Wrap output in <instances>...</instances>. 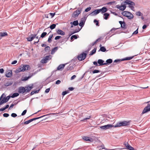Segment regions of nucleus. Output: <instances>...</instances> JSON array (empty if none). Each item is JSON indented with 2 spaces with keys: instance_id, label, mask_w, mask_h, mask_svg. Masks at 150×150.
<instances>
[{
  "instance_id": "obj_1",
  "label": "nucleus",
  "mask_w": 150,
  "mask_h": 150,
  "mask_svg": "<svg viewBox=\"0 0 150 150\" xmlns=\"http://www.w3.org/2000/svg\"><path fill=\"white\" fill-rule=\"evenodd\" d=\"M130 121H123L118 122L115 125L114 127H116L122 126H127L130 125Z\"/></svg>"
},
{
  "instance_id": "obj_2",
  "label": "nucleus",
  "mask_w": 150,
  "mask_h": 150,
  "mask_svg": "<svg viewBox=\"0 0 150 150\" xmlns=\"http://www.w3.org/2000/svg\"><path fill=\"white\" fill-rule=\"evenodd\" d=\"M122 14L123 16L127 17L128 19H131L134 18V16L133 14L129 12L123 11L122 12Z\"/></svg>"
},
{
  "instance_id": "obj_3",
  "label": "nucleus",
  "mask_w": 150,
  "mask_h": 150,
  "mask_svg": "<svg viewBox=\"0 0 150 150\" xmlns=\"http://www.w3.org/2000/svg\"><path fill=\"white\" fill-rule=\"evenodd\" d=\"M82 8H79L78 9L74 11L72 15V17L75 18L78 17L79 15L81 13Z\"/></svg>"
},
{
  "instance_id": "obj_4",
  "label": "nucleus",
  "mask_w": 150,
  "mask_h": 150,
  "mask_svg": "<svg viewBox=\"0 0 150 150\" xmlns=\"http://www.w3.org/2000/svg\"><path fill=\"white\" fill-rule=\"evenodd\" d=\"M87 54L84 52L79 55L77 56L78 60L80 61H81L84 59L86 57Z\"/></svg>"
},
{
  "instance_id": "obj_5",
  "label": "nucleus",
  "mask_w": 150,
  "mask_h": 150,
  "mask_svg": "<svg viewBox=\"0 0 150 150\" xmlns=\"http://www.w3.org/2000/svg\"><path fill=\"white\" fill-rule=\"evenodd\" d=\"M52 56L51 55H47L45 57L41 60V62L42 63H45L47 62L48 61L51 59Z\"/></svg>"
},
{
  "instance_id": "obj_6",
  "label": "nucleus",
  "mask_w": 150,
  "mask_h": 150,
  "mask_svg": "<svg viewBox=\"0 0 150 150\" xmlns=\"http://www.w3.org/2000/svg\"><path fill=\"white\" fill-rule=\"evenodd\" d=\"M150 111V104L148 103L147 106L145 107L143 109L141 115L147 112Z\"/></svg>"
},
{
  "instance_id": "obj_7",
  "label": "nucleus",
  "mask_w": 150,
  "mask_h": 150,
  "mask_svg": "<svg viewBox=\"0 0 150 150\" xmlns=\"http://www.w3.org/2000/svg\"><path fill=\"white\" fill-rule=\"evenodd\" d=\"M113 127L114 126L112 125L108 124L100 127V128L103 130H106Z\"/></svg>"
},
{
  "instance_id": "obj_8",
  "label": "nucleus",
  "mask_w": 150,
  "mask_h": 150,
  "mask_svg": "<svg viewBox=\"0 0 150 150\" xmlns=\"http://www.w3.org/2000/svg\"><path fill=\"white\" fill-rule=\"evenodd\" d=\"M86 17H84L82 18L81 19L80 22L79 23V25L81 27V29L83 27L85 24V22L86 20Z\"/></svg>"
},
{
  "instance_id": "obj_9",
  "label": "nucleus",
  "mask_w": 150,
  "mask_h": 150,
  "mask_svg": "<svg viewBox=\"0 0 150 150\" xmlns=\"http://www.w3.org/2000/svg\"><path fill=\"white\" fill-rule=\"evenodd\" d=\"M4 94V93L3 94L0 98V105H2L4 103H6L7 102V101L6 98V97H3V95Z\"/></svg>"
},
{
  "instance_id": "obj_10",
  "label": "nucleus",
  "mask_w": 150,
  "mask_h": 150,
  "mask_svg": "<svg viewBox=\"0 0 150 150\" xmlns=\"http://www.w3.org/2000/svg\"><path fill=\"white\" fill-rule=\"evenodd\" d=\"M18 92L19 93L21 94H23L25 93H26L25 88L23 86L19 87L18 89Z\"/></svg>"
},
{
  "instance_id": "obj_11",
  "label": "nucleus",
  "mask_w": 150,
  "mask_h": 150,
  "mask_svg": "<svg viewBox=\"0 0 150 150\" xmlns=\"http://www.w3.org/2000/svg\"><path fill=\"white\" fill-rule=\"evenodd\" d=\"M37 35V33L36 34H31L30 37L27 38L26 39L27 41L29 42L31 41L35 38Z\"/></svg>"
},
{
  "instance_id": "obj_12",
  "label": "nucleus",
  "mask_w": 150,
  "mask_h": 150,
  "mask_svg": "<svg viewBox=\"0 0 150 150\" xmlns=\"http://www.w3.org/2000/svg\"><path fill=\"white\" fill-rule=\"evenodd\" d=\"M125 4H128L129 6H134L135 5V3L130 0H126L124 1Z\"/></svg>"
},
{
  "instance_id": "obj_13",
  "label": "nucleus",
  "mask_w": 150,
  "mask_h": 150,
  "mask_svg": "<svg viewBox=\"0 0 150 150\" xmlns=\"http://www.w3.org/2000/svg\"><path fill=\"white\" fill-rule=\"evenodd\" d=\"M100 12V9H98L95 10L92 12L90 15L91 16H95L98 14Z\"/></svg>"
},
{
  "instance_id": "obj_14",
  "label": "nucleus",
  "mask_w": 150,
  "mask_h": 150,
  "mask_svg": "<svg viewBox=\"0 0 150 150\" xmlns=\"http://www.w3.org/2000/svg\"><path fill=\"white\" fill-rule=\"evenodd\" d=\"M12 75V71L11 70H8L6 72L5 76L7 77H10Z\"/></svg>"
},
{
  "instance_id": "obj_15",
  "label": "nucleus",
  "mask_w": 150,
  "mask_h": 150,
  "mask_svg": "<svg viewBox=\"0 0 150 150\" xmlns=\"http://www.w3.org/2000/svg\"><path fill=\"white\" fill-rule=\"evenodd\" d=\"M116 7L120 10L123 11L125 9L126 7L125 5L120 6L118 5L116 6Z\"/></svg>"
},
{
  "instance_id": "obj_16",
  "label": "nucleus",
  "mask_w": 150,
  "mask_h": 150,
  "mask_svg": "<svg viewBox=\"0 0 150 150\" xmlns=\"http://www.w3.org/2000/svg\"><path fill=\"white\" fill-rule=\"evenodd\" d=\"M25 88L26 93H28L33 88V85L32 84L31 86H28Z\"/></svg>"
},
{
  "instance_id": "obj_17",
  "label": "nucleus",
  "mask_w": 150,
  "mask_h": 150,
  "mask_svg": "<svg viewBox=\"0 0 150 150\" xmlns=\"http://www.w3.org/2000/svg\"><path fill=\"white\" fill-rule=\"evenodd\" d=\"M119 23L121 25V28L124 29L126 28V23L125 22L120 21H119Z\"/></svg>"
},
{
  "instance_id": "obj_18",
  "label": "nucleus",
  "mask_w": 150,
  "mask_h": 150,
  "mask_svg": "<svg viewBox=\"0 0 150 150\" xmlns=\"http://www.w3.org/2000/svg\"><path fill=\"white\" fill-rule=\"evenodd\" d=\"M83 139L84 140L90 142H92L93 141V140L92 138L87 137H83Z\"/></svg>"
},
{
  "instance_id": "obj_19",
  "label": "nucleus",
  "mask_w": 150,
  "mask_h": 150,
  "mask_svg": "<svg viewBox=\"0 0 150 150\" xmlns=\"http://www.w3.org/2000/svg\"><path fill=\"white\" fill-rule=\"evenodd\" d=\"M104 61L101 59H98L97 62L99 64V66H102L103 65H105V63H104Z\"/></svg>"
},
{
  "instance_id": "obj_20",
  "label": "nucleus",
  "mask_w": 150,
  "mask_h": 150,
  "mask_svg": "<svg viewBox=\"0 0 150 150\" xmlns=\"http://www.w3.org/2000/svg\"><path fill=\"white\" fill-rule=\"evenodd\" d=\"M57 34L62 35H64L65 34L64 32L60 29L57 30Z\"/></svg>"
},
{
  "instance_id": "obj_21",
  "label": "nucleus",
  "mask_w": 150,
  "mask_h": 150,
  "mask_svg": "<svg viewBox=\"0 0 150 150\" xmlns=\"http://www.w3.org/2000/svg\"><path fill=\"white\" fill-rule=\"evenodd\" d=\"M33 75V74H30L28 77H24L23 79H22V80L23 81H26L28 80L29 79L31 78Z\"/></svg>"
},
{
  "instance_id": "obj_22",
  "label": "nucleus",
  "mask_w": 150,
  "mask_h": 150,
  "mask_svg": "<svg viewBox=\"0 0 150 150\" xmlns=\"http://www.w3.org/2000/svg\"><path fill=\"white\" fill-rule=\"evenodd\" d=\"M125 146L126 147V148L129 150H134V148L128 144H125Z\"/></svg>"
},
{
  "instance_id": "obj_23",
  "label": "nucleus",
  "mask_w": 150,
  "mask_h": 150,
  "mask_svg": "<svg viewBox=\"0 0 150 150\" xmlns=\"http://www.w3.org/2000/svg\"><path fill=\"white\" fill-rule=\"evenodd\" d=\"M100 12L102 13H105L107 11V9L106 7H103L101 8L100 9Z\"/></svg>"
},
{
  "instance_id": "obj_24",
  "label": "nucleus",
  "mask_w": 150,
  "mask_h": 150,
  "mask_svg": "<svg viewBox=\"0 0 150 150\" xmlns=\"http://www.w3.org/2000/svg\"><path fill=\"white\" fill-rule=\"evenodd\" d=\"M65 64H61L59 65L57 68V70H62L64 69Z\"/></svg>"
},
{
  "instance_id": "obj_25",
  "label": "nucleus",
  "mask_w": 150,
  "mask_h": 150,
  "mask_svg": "<svg viewBox=\"0 0 150 150\" xmlns=\"http://www.w3.org/2000/svg\"><path fill=\"white\" fill-rule=\"evenodd\" d=\"M17 73L21 71H24L23 70V66H20L16 70Z\"/></svg>"
},
{
  "instance_id": "obj_26",
  "label": "nucleus",
  "mask_w": 150,
  "mask_h": 150,
  "mask_svg": "<svg viewBox=\"0 0 150 150\" xmlns=\"http://www.w3.org/2000/svg\"><path fill=\"white\" fill-rule=\"evenodd\" d=\"M106 63H105V65L111 63L112 62V60L111 59H107L106 61Z\"/></svg>"
},
{
  "instance_id": "obj_27",
  "label": "nucleus",
  "mask_w": 150,
  "mask_h": 150,
  "mask_svg": "<svg viewBox=\"0 0 150 150\" xmlns=\"http://www.w3.org/2000/svg\"><path fill=\"white\" fill-rule=\"evenodd\" d=\"M70 24L71 25H74V26H77L79 25L78 21L77 20L73 22H71Z\"/></svg>"
},
{
  "instance_id": "obj_28",
  "label": "nucleus",
  "mask_w": 150,
  "mask_h": 150,
  "mask_svg": "<svg viewBox=\"0 0 150 150\" xmlns=\"http://www.w3.org/2000/svg\"><path fill=\"white\" fill-rule=\"evenodd\" d=\"M58 47H55L53 48L51 52V54H54L55 52L57 50Z\"/></svg>"
},
{
  "instance_id": "obj_29",
  "label": "nucleus",
  "mask_w": 150,
  "mask_h": 150,
  "mask_svg": "<svg viewBox=\"0 0 150 150\" xmlns=\"http://www.w3.org/2000/svg\"><path fill=\"white\" fill-rule=\"evenodd\" d=\"M13 84V82L11 81H8L4 84V85L6 86H8L11 85Z\"/></svg>"
},
{
  "instance_id": "obj_30",
  "label": "nucleus",
  "mask_w": 150,
  "mask_h": 150,
  "mask_svg": "<svg viewBox=\"0 0 150 150\" xmlns=\"http://www.w3.org/2000/svg\"><path fill=\"white\" fill-rule=\"evenodd\" d=\"M133 57H134V56L126 57V58H125L122 59L121 60L122 61H124V60H130V59H132L133 58Z\"/></svg>"
},
{
  "instance_id": "obj_31",
  "label": "nucleus",
  "mask_w": 150,
  "mask_h": 150,
  "mask_svg": "<svg viewBox=\"0 0 150 150\" xmlns=\"http://www.w3.org/2000/svg\"><path fill=\"white\" fill-rule=\"evenodd\" d=\"M8 35L6 32H0V36L1 37H4Z\"/></svg>"
},
{
  "instance_id": "obj_32",
  "label": "nucleus",
  "mask_w": 150,
  "mask_h": 150,
  "mask_svg": "<svg viewBox=\"0 0 150 150\" xmlns=\"http://www.w3.org/2000/svg\"><path fill=\"white\" fill-rule=\"evenodd\" d=\"M103 15L105 16L104 17V19L107 20L108 18L110 15L108 13H105L103 14Z\"/></svg>"
},
{
  "instance_id": "obj_33",
  "label": "nucleus",
  "mask_w": 150,
  "mask_h": 150,
  "mask_svg": "<svg viewBox=\"0 0 150 150\" xmlns=\"http://www.w3.org/2000/svg\"><path fill=\"white\" fill-rule=\"evenodd\" d=\"M97 148L99 150H100L102 149H106L105 148L104 145L103 144H102L100 146H98L97 147Z\"/></svg>"
},
{
  "instance_id": "obj_34",
  "label": "nucleus",
  "mask_w": 150,
  "mask_h": 150,
  "mask_svg": "<svg viewBox=\"0 0 150 150\" xmlns=\"http://www.w3.org/2000/svg\"><path fill=\"white\" fill-rule=\"evenodd\" d=\"M101 45H100V50L102 52H105L106 51V49L105 47H101Z\"/></svg>"
},
{
  "instance_id": "obj_35",
  "label": "nucleus",
  "mask_w": 150,
  "mask_h": 150,
  "mask_svg": "<svg viewBox=\"0 0 150 150\" xmlns=\"http://www.w3.org/2000/svg\"><path fill=\"white\" fill-rule=\"evenodd\" d=\"M96 48H94V49L91 51V52L90 53L89 55H92L96 53Z\"/></svg>"
},
{
  "instance_id": "obj_36",
  "label": "nucleus",
  "mask_w": 150,
  "mask_h": 150,
  "mask_svg": "<svg viewBox=\"0 0 150 150\" xmlns=\"http://www.w3.org/2000/svg\"><path fill=\"white\" fill-rule=\"evenodd\" d=\"M78 37H79L78 35H73L71 37V40H73L74 39H76L78 38Z\"/></svg>"
},
{
  "instance_id": "obj_37",
  "label": "nucleus",
  "mask_w": 150,
  "mask_h": 150,
  "mask_svg": "<svg viewBox=\"0 0 150 150\" xmlns=\"http://www.w3.org/2000/svg\"><path fill=\"white\" fill-rule=\"evenodd\" d=\"M34 121V119L33 118L30 119L27 121H25L24 123L25 124H28L29 123H30V122H32L33 121Z\"/></svg>"
},
{
  "instance_id": "obj_38",
  "label": "nucleus",
  "mask_w": 150,
  "mask_h": 150,
  "mask_svg": "<svg viewBox=\"0 0 150 150\" xmlns=\"http://www.w3.org/2000/svg\"><path fill=\"white\" fill-rule=\"evenodd\" d=\"M23 70L24 71L26 70H27L28 69L29 66L28 65H24L23 66Z\"/></svg>"
},
{
  "instance_id": "obj_39",
  "label": "nucleus",
  "mask_w": 150,
  "mask_h": 150,
  "mask_svg": "<svg viewBox=\"0 0 150 150\" xmlns=\"http://www.w3.org/2000/svg\"><path fill=\"white\" fill-rule=\"evenodd\" d=\"M19 95V94L18 93H13L11 96V97L14 98L16 97Z\"/></svg>"
},
{
  "instance_id": "obj_40",
  "label": "nucleus",
  "mask_w": 150,
  "mask_h": 150,
  "mask_svg": "<svg viewBox=\"0 0 150 150\" xmlns=\"http://www.w3.org/2000/svg\"><path fill=\"white\" fill-rule=\"evenodd\" d=\"M80 29H79L78 30H75L74 32H71L69 33V36H70L71 35H73L75 33H76L78 32L80 30Z\"/></svg>"
},
{
  "instance_id": "obj_41",
  "label": "nucleus",
  "mask_w": 150,
  "mask_h": 150,
  "mask_svg": "<svg viewBox=\"0 0 150 150\" xmlns=\"http://www.w3.org/2000/svg\"><path fill=\"white\" fill-rule=\"evenodd\" d=\"M80 29H79L78 30H75L74 32H71L69 33V36H70L71 35H73L75 33H76L78 32L80 30Z\"/></svg>"
},
{
  "instance_id": "obj_42",
  "label": "nucleus",
  "mask_w": 150,
  "mask_h": 150,
  "mask_svg": "<svg viewBox=\"0 0 150 150\" xmlns=\"http://www.w3.org/2000/svg\"><path fill=\"white\" fill-rule=\"evenodd\" d=\"M53 34L51 35H50L49 37L48 40V42L49 43H51L52 42V38L53 37Z\"/></svg>"
},
{
  "instance_id": "obj_43",
  "label": "nucleus",
  "mask_w": 150,
  "mask_h": 150,
  "mask_svg": "<svg viewBox=\"0 0 150 150\" xmlns=\"http://www.w3.org/2000/svg\"><path fill=\"white\" fill-rule=\"evenodd\" d=\"M56 26V25L55 24H53L50 25L49 27L51 30H53L55 28Z\"/></svg>"
},
{
  "instance_id": "obj_44",
  "label": "nucleus",
  "mask_w": 150,
  "mask_h": 150,
  "mask_svg": "<svg viewBox=\"0 0 150 150\" xmlns=\"http://www.w3.org/2000/svg\"><path fill=\"white\" fill-rule=\"evenodd\" d=\"M48 115V114H47V115H43L42 116H40V117H36V118H33V119H34V120H37V119H40V118H41L42 117H45V116H47Z\"/></svg>"
},
{
  "instance_id": "obj_45",
  "label": "nucleus",
  "mask_w": 150,
  "mask_h": 150,
  "mask_svg": "<svg viewBox=\"0 0 150 150\" xmlns=\"http://www.w3.org/2000/svg\"><path fill=\"white\" fill-rule=\"evenodd\" d=\"M39 90H36L32 91L30 93V95H33L35 93H38Z\"/></svg>"
},
{
  "instance_id": "obj_46",
  "label": "nucleus",
  "mask_w": 150,
  "mask_h": 150,
  "mask_svg": "<svg viewBox=\"0 0 150 150\" xmlns=\"http://www.w3.org/2000/svg\"><path fill=\"white\" fill-rule=\"evenodd\" d=\"M73 68V67L70 66V65L68 66L67 68V70H72Z\"/></svg>"
},
{
  "instance_id": "obj_47",
  "label": "nucleus",
  "mask_w": 150,
  "mask_h": 150,
  "mask_svg": "<svg viewBox=\"0 0 150 150\" xmlns=\"http://www.w3.org/2000/svg\"><path fill=\"white\" fill-rule=\"evenodd\" d=\"M47 33L46 32H43L41 35L40 37L41 38H43L47 35Z\"/></svg>"
},
{
  "instance_id": "obj_48",
  "label": "nucleus",
  "mask_w": 150,
  "mask_h": 150,
  "mask_svg": "<svg viewBox=\"0 0 150 150\" xmlns=\"http://www.w3.org/2000/svg\"><path fill=\"white\" fill-rule=\"evenodd\" d=\"M115 3V1H113L110 2H108V3H107L106 4V5H111L112 4Z\"/></svg>"
},
{
  "instance_id": "obj_49",
  "label": "nucleus",
  "mask_w": 150,
  "mask_h": 150,
  "mask_svg": "<svg viewBox=\"0 0 150 150\" xmlns=\"http://www.w3.org/2000/svg\"><path fill=\"white\" fill-rule=\"evenodd\" d=\"M100 71L98 70H95L93 71L92 72L93 74L97 73L99 72H100Z\"/></svg>"
},
{
  "instance_id": "obj_50",
  "label": "nucleus",
  "mask_w": 150,
  "mask_h": 150,
  "mask_svg": "<svg viewBox=\"0 0 150 150\" xmlns=\"http://www.w3.org/2000/svg\"><path fill=\"white\" fill-rule=\"evenodd\" d=\"M90 117H91L90 116H88L87 117L83 119V120H81L80 121H81V122L84 121L85 120H88V119H90Z\"/></svg>"
},
{
  "instance_id": "obj_51",
  "label": "nucleus",
  "mask_w": 150,
  "mask_h": 150,
  "mask_svg": "<svg viewBox=\"0 0 150 150\" xmlns=\"http://www.w3.org/2000/svg\"><path fill=\"white\" fill-rule=\"evenodd\" d=\"M93 22L94 23H96V25H97V26H99V22H98V21L97 20H96V19H95L94 21H93Z\"/></svg>"
},
{
  "instance_id": "obj_52",
  "label": "nucleus",
  "mask_w": 150,
  "mask_h": 150,
  "mask_svg": "<svg viewBox=\"0 0 150 150\" xmlns=\"http://www.w3.org/2000/svg\"><path fill=\"white\" fill-rule=\"evenodd\" d=\"M91 9V7H89L86 8L85 10V11L86 12H87L90 10Z\"/></svg>"
},
{
  "instance_id": "obj_53",
  "label": "nucleus",
  "mask_w": 150,
  "mask_h": 150,
  "mask_svg": "<svg viewBox=\"0 0 150 150\" xmlns=\"http://www.w3.org/2000/svg\"><path fill=\"white\" fill-rule=\"evenodd\" d=\"M136 15L138 16H141L142 14L140 11H138L136 13Z\"/></svg>"
},
{
  "instance_id": "obj_54",
  "label": "nucleus",
  "mask_w": 150,
  "mask_h": 150,
  "mask_svg": "<svg viewBox=\"0 0 150 150\" xmlns=\"http://www.w3.org/2000/svg\"><path fill=\"white\" fill-rule=\"evenodd\" d=\"M11 116L13 117H15L17 116V115L15 113H12L11 115Z\"/></svg>"
},
{
  "instance_id": "obj_55",
  "label": "nucleus",
  "mask_w": 150,
  "mask_h": 150,
  "mask_svg": "<svg viewBox=\"0 0 150 150\" xmlns=\"http://www.w3.org/2000/svg\"><path fill=\"white\" fill-rule=\"evenodd\" d=\"M69 93V92L68 91H63L62 93V95L63 96H64L67 94V93Z\"/></svg>"
},
{
  "instance_id": "obj_56",
  "label": "nucleus",
  "mask_w": 150,
  "mask_h": 150,
  "mask_svg": "<svg viewBox=\"0 0 150 150\" xmlns=\"http://www.w3.org/2000/svg\"><path fill=\"white\" fill-rule=\"evenodd\" d=\"M3 115L4 117H7L9 116V115L8 113H4L3 114Z\"/></svg>"
},
{
  "instance_id": "obj_57",
  "label": "nucleus",
  "mask_w": 150,
  "mask_h": 150,
  "mask_svg": "<svg viewBox=\"0 0 150 150\" xmlns=\"http://www.w3.org/2000/svg\"><path fill=\"white\" fill-rule=\"evenodd\" d=\"M50 47L47 46L45 47V51H46L47 50H50Z\"/></svg>"
},
{
  "instance_id": "obj_58",
  "label": "nucleus",
  "mask_w": 150,
  "mask_h": 150,
  "mask_svg": "<svg viewBox=\"0 0 150 150\" xmlns=\"http://www.w3.org/2000/svg\"><path fill=\"white\" fill-rule=\"evenodd\" d=\"M129 7L133 11H134V7L133 6H129Z\"/></svg>"
},
{
  "instance_id": "obj_59",
  "label": "nucleus",
  "mask_w": 150,
  "mask_h": 150,
  "mask_svg": "<svg viewBox=\"0 0 150 150\" xmlns=\"http://www.w3.org/2000/svg\"><path fill=\"white\" fill-rule=\"evenodd\" d=\"M27 112V110H24L21 114V115H24Z\"/></svg>"
},
{
  "instance_id": "obj_60",
  "label": "nucleus",
  "mask_w": 150,
  "mask_h": 150,
  "mask_svg": "<svg viewBox=\"0 0 150 150\" xmlns=\"http://www.w3.org/2000/svg\"><path fill=\"white\" fill-rule=\"evenodd\" d=\"M121 60H122V59H115L114 60V62H120L121 61H122Z\"/></svg>"
},
{
  "instance_id": "obj_61",
  "label": "nucleus",
  "mask_w": 150,
  "mask_h": 150,
  "mask_svg": "<svg viewBox=\"0 0 150 150\" xmlns=\"http://www.w3.org/2000/svg\"><path fill=\"white\" fill-rule=\"evenodd\" d=\"M61 37V36H57L54 39L55 40H57L60 39Z\"/></svg>"
},
{
  "instance_id": "obj_62",
  "label": "nucleus",
  "mask_w": 150,
  "mask_h": 150,
  "mask_svg": "<svg viewBox=\"0 0 150 150\" xmlns=\"http://www.w3.org/2000/svg\"><path fill=\"white\" fill-rule=\"evenodd\" d=\"M55 13H49V14H50V15H51V18H52L53 17H54V16L55 15Z\"/></svg>"
},
{
  "instance_id": "obj_63",
  "label": "nucleus",
  "mask_w": 150,
  "mask_h": 150,
  "mask_svg": "<svg viewBox=\"0 0 150 150\" xmlns=\"http://www.w3.org/2000/svg\"><path fill=\"white\" fill-rule=\"evenodd\" d=\"M50 88H48L47 89H46L45 90V92L46 93H49L50 91Z\"/></svg>"
},
{
  "instance_id": "obj_64",
  "label": "nucleus",
  "mask_w": 150,
  "mask_h": 150,
  "mask_svg": "<svg viewBox=\"0 0 150 150\" xmlns=\"http://www.w3.org/2000/svg\"><path fill=\"white\" fill-rule=\"evenodd\" d=\"M61 82V81L59 80H57L55 83V84H60Z\"/></svg>"
}]
</instances>
